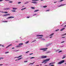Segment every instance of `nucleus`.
<instances>
[{"label": "nucleus", "mask_w": 66, "mask_h": 66, "mask_svg": "<svg viewBox=\"0 0 66 66\" xmlns=\"http://www.w3.org/2000/svg\"><path fill=\"white\" fill-rule=\"evenodd\" d=\"M23 45V43H20L19 44V45L16 46V47L17 48H19L21 46V45Z\"/></svg>", "instance_id": "f257e3e1"}, {"label": "nucleus", "mask_w": 66, "mask_h": 66, "mask_svg": "<svg viewBox=\"0 0 66 66\" xmlns=\"http://www.w3.org/2000/svg\"><path fill=\"white\" fill-rule=\"evenodd\" d=\"M50 60V59H46L44 60H43V61L41 62V63H44V62H46L49 61Z\"/></svg>", "instance_id": "f03ea898"}, {"label": "nucleus", "mask_w": 66, "mask_h": 66, "mask_svg": "<svg viewBox=\"0 0 66 66\" xmlns=\"http://www.w3.org/2000/svg\"><path fill=\"white\" fill-rule=\"evenodd\" d=\"M64 62L65 60H62L58 62V64H62V63H64Z\"/></svg>", "instance_id": "7ed1b4c3"}, {"label": "nucleus", "mask_w": 66, "mask_h": 66, "mask_svg": "<svg viewBox=\"0 0 66 66\" xmlns=\"http://www.w3.org/2000/svg\"><path fill=\"white\" fill-rule=\"evenodd\" d=\"M47 57V56L44 55L42 56H40L41 58L42 59H45V58H46Z\"/></svg>", "instance_id": "20e7f679"}, {"label": "nucleus", "mask_w": 66, "mask_h": 66, "mask_svg": "<svg viewBox=\"0 0 66 66\" xmlns=\"http://www.w3.org/2000/svg\"><path fill=\"white\" fill-rule=\"evenodd\" d=\"M48 49V48H41L40 49L41 50H44V51H46V50Z\"/></svg>", "instance_id": "39448f33"}, {"label": "nucleus", "mask_w": 66, "mask_h": 66, "mask_svg": "<svg viewBox=\"0 0 66 66\" xmlns=\"http://www.w3.org/2000/svg\"><path fill=\"white\" fill-rule=\"evenodd\" d=\"M53 35H54V33H53L50 35L49 37L50 38H52V36H53Z\"/></svg>", "instance_id": "423d86ee"}, {"label": "nucleus", "mask_w": 66, "mask_h": 66, "mask_svg": "<svg viewBox=\"0 0 66 66\" xmlns=\"http://www.w3.org/2000/svg\"><path fill=\"white\" fill-rule=\"evenodd\" d=\"M14 18V17H13V16H10V17H8L7 18V19H10V18Z\"/></svg>", "instance_id": "0eeeda50"}, {"label": "nucleus", "mask_w": 66, "mask_h": 66, "mask_svg": "<svg viewBox=\"0 0 66 66\" xmlns=\"http://www.w3.org/2000/svg\"><path fill=\"white\" fill-rule=\"evenodd\" d=\"M36 36H40V37H43L44 36L43 35H38Z\"/></svg>", "instance_id": "6e6552de"}, {"label": "nucleus", "mask_w": 66, "mask_h": 66, "mask_svg": "<svg viewBox=\"0 0 66 66\" xmlns=\"http://www.w3.org/2000/svg\"><path fill=\"white\" fill-rule=\"evenodd\" d=\"M12 9H13V10H15L18 9L17 8L15 7H12Z\"/></svg>", "instance_id": "1a4fd4ad"}, {"label": "nucleus", "mask_w": 66, "mask_h": 66, "mask_svg": "<svg viewBox=\"0 0 66 66\" xmlns=\"http://www.w3.org/2000/svg\"><path fill=\"white\" fill-rule=\"evenodd\" d=\"M22 56V55H21L19 56L18 57H15V58H19V57H21Z\"/></svg>", "instance_id": "9d476101"}, {"label": "nucleus", "mask_w": 66, "mask_h": 66, "mask_svg": "<svg viewBox=\"0 0 66 66\" xmlns=\"http://www.w3.org/2000/svg\"><path fill=\"white\" fill-rule=\"evenodd\" d=\"M10 8H8L4 9V10H10Z\"/></svg>", "instance_id": "9b49d317"}, {"label": "nucleus", "mask_w": 66, "mask_h": 66, "mask_svg": "<svg viewBox=\"0 0 66 66\" xmlns=\"http://www.w3.org/2000/svg\"><path fill=\"white\" fill-rule=\"evenodd\" d=\"M39 11V10H35L34 12H37L38 11Z\"/></svg>", "instance_id": "f8f14e48"}, {"label": "nucleus", "mask_w": 66, "mask_h": 66, "mask_svg": "<svg viewBox=\"0 0 66 66\" xmlns=\"http://www.w3.org/2000/svg\"><path fill=\"white\" fill-rule=\"evenodd\" d=\"M65 29V28H62L61 30V31H63V30H64Z\"/></svg>", "instance_id": "ddd939ff"}, {"label": "nucleus", "mask_w": 66, "mask_h": 66, "mask_svg": "<svg viewBox=\"0 0 66 66\" xmlns=\"http://www.w3.org/2000/svg\"><path fill=\"white\" fill-rule=\"evenodd\" d=\"M65 5V4H61V5H60L59 6V7H60V6H63V5Z\"/></svg>", "instance_id": "4468645a"}, {"label": "nucleus", "mask_w": 66, "mask_h": 66, "mask_svg": "<svg viewBox=\"0 0 66 66\" xmlns=\"http://www.w3.org/2000/svg\"><path fill=\"white\" fill-rule=\"evenodd\" d=\"M0 12H2V13H5V14H7V12H1V11H0Z\"/></svg>", "instance_id": "2eb2a0df"}, {"label": "nucleus", "mask_w": 66, "mask_h": 66, "mask_svg": "<svg viewBox=\"0 0 66 66\" xmlns=\"http://www.w3.org/2000/svg\"><path fill=\"white\" fill-rule=\"evenodd\" d=\"M34 58H35V57H30L29 58V59H34Z\"/></svg>", "instance_id": "dca6fc26"}, {"label": "nucleus", "mask_w": 66, "mask_h": 66, "mask_svg": "<svg viewBox=\"0 0 66 66\" xmlns=\"http://www.w3.org/2000/svg\"><path fill=\"white\" fill-rule=\"evenodd\" d=\"M22 59V57L20 58H19V59H18V60H21V59Z\"/></svg>", "instance_id": "f3484780"}, {"label": "nucleus", "mask_w": 66, "mask_h": 66, "mask_svg": "<svg viewBox=\"0 0 66 66\" xmlns=\"http://www.w3.org/2000/svg\"><path fill=\"white\" fill-rule=\"evenodd\" d=\"M25 9H26V8H23V9H21V10L22 11H23V10H25Z\"/></svg>", "instance_id": "a211bd4d"}, {"label": "nucleus", "mask_w": 66, "mask_h": 66, "mask_svg": "<svg viewBox=\"0 0 66 66\" xmlns=\"http://www.w3.org/2000/svg\"><path fill=\"white\" fill-rule=\"evenodd\" d=\"M9 52H5V54H7V53H8Z\"/></svg>", "instance_id": "6ab92c4d"}, {"label": "nucleus", "mask_w": 66, "mask_h": 66, "mask_svg": "<svg viewBox=\"0 0 66 66\" xmlns=\"http://www.w3.org/2000/svg\"><path fill=\"white\" fill-rule=\"evenodd\" d=\"M47 7V6H43V7H44V8Z\"/></svg>", "instance_id": "aec40b11"}, {"label": "nucleus", "mask_w": 66, "mask_h": 66, "mask_svg": "<svg viewBox=\"0 0 66 66\" xmlns=\"http://www.w3.org/2000/svg\"><path fill=\"white\" fill-rule=\"evenodd\" d=\"M34 63H35L34 62H33L32 63H30L29 64V65H31V64L32 65L33 64H34Z\"/></svg>", "instance_id": "412c9836"}, {"label": "nucleus", "mask_w": 66, "mask_h": 66, "mask_svg": "<svg viewBox=\"0 0 66 66\" xmlns=\"http://www.w3.org/2000/svg\"><path fill=\"white\" fill-rule=\"evenodd\" d=\"M36 40H35L33 41H32V42H31V43H33L35 42V41H36Z\"/></svg>", "instance_id": "4be33fe9"}, {"label": "nucleus", "mask_w": 66, "mask_h": 66, "mask_svg": "<svg viewBox=\"0 0 66 66\" xmlns=\"http://www.w3.org/2000/svg\"><path fill=\"white\" fill-rule=\"evenodd\" d=\"M65 43V41H62L61 42V44H62L63 43Z\"/></svg>", "instance_id": "5701e85b"}, {"label": "nucleus", "mask_w": 66, "mask_h": 66, "mask_svg": "<svg viewBox=\"0 0 66 66\" xmlns=\"http://www.w3.org/2000/svg\"><path fill=\"white\" fill-rule=\"evenodd\" d=\"M11 12H16V11L15 10H11Z\"/></svg>", "instance_id": "b1692460"}, {"label": "nucleus", "mask_w": 66, "mask_h": 66, "mask_svg": "<svg viewBox=\"0 0 66 66\" xmlns=\"http://www.w3.org/2000/svg\"><path fill=\"white\" fill-rule=\"evenodd\" d=\"M55 51L56 52H57V51H59V50H55Z\"/></svg>", "instance_id": "393cba45"}, {"label": "nucleus", "mask_w": 66, "mask_h": 66, "mask_svg": "<svg viewBox=\"0 0 66 66\" xmlns=\"http://www.w3.org/2000/svg\"><path fill=\"white\" fill-rule=\"evenodd\" d=\"M54 64V62L51 63H50V65H50V64Z\"/></svg>", "instance_id": "a878e982"}, {"label": "nucleus", "mask_w": 66, "mask_h": 66, "mask_svg": "<svg viewBox=\"0 0 66 66\" xmlns=\"http://www.w3.org/2000/svg\"><path fill=\"white\" fill-rule=\"evenodd\" d=\"M29 41H27V42H25V44H28V43H29Z\"/></svg>", "instance_id": "bb28decb"}, {"label": "nucleus", "mask_w": 66, "mask_h": 66, "mask_svg": "<svg viewBox=\"0 0 66 66\" xmlns=\"http://www.w3.org/2000/svg\"><path fill=\"white\" fill-rule=\"evenodd\" d=\"M31 9H35V7H31Z\"/></svg>", "instance_id": "cd10ccee"}, {"label": "nucleus", "mask_w": 66, "mask_h": 66, "mask_svg": "<svg viewBox=\"0 0 66 66\" xmlns=\"http://www.w3.org/2000/svg\"><path fill=\"white\" fill-rule=\"evenodd\" d=\"M30 52V51H28L27 52H26V53H29V52Z\"/></svg>", "instance_id": "c85d7f7f"}, {"label": "nucleus", "mask_w": 66, "mask_h": 66, "mask_svg": "<svg viewBox=\"0 0 66 66\" xmlns=\"http://www.w3.org/2000/svg\"><path fill=\"white\" fill-rule=\"evenodd\" d=\"M12 46V44H10V45H8L9 47H10V46Z\"/></svg>", "instance_id": "c756f323"}, {"label": "nucleus", "mask_w": 66, "mask_h": 66, "mask_svg": "<svg viewBox=\"0 0 66 66\" xmlns=\"http://www.w3.org/2000/svg\"><path fill=\"white\" fill-rule=\"evenodd\" d=\"M4 58L3 57H1L0 58V60H1V59H3Z\"/></svg>", "instance_id": "7c9ffc66"}, {"label": "nucleus", "mask_w": 66, "mask_h": 66, "mask_svg": "<svg viewBox=\"0 0 66 66\" xmlns=\"http://www.w3.org/2000/svg\"><path fill=\"white\" fill-rule=\"evenodd\" d=\"M59 31V29H58L57 30H56L55 31L56 32V31Z\"/></svg>", "instance_id": "2f4dec72"}, {"label": "nucleus", "mask_w": 66, "mask_h": 66, "mask_svg": "<svg viewBox=\"0 0 66 66\" xmlns=\"http://www.w3.org/2000/svg\"><path fill=\"white\" fill-rule=\"evenodd\" d=\"M41 39V40H45V39H44V38Z\"/></svg>", "instance_id": "473e14b6"}, {"label": "nucleus", "mask_w": 66, "mask_h": 66, "mask_svg": "<svg viewBox=\"0 0 66 66\" xmlns=\"http://www.w3.org/2000/svg\"><path fill=\"white\" fill-rule=\"evenodd\" d=\"M36 2H31V3H36Z\"/></svg>", "instance_id": "72a5a7b5"}, {"label": "nucleus", "mask_w": 66, "mask_h": 66, "mask_svg": "<svg viewBox=\"0 0 66 66\" xmlns=\"http://www.w3.org/2000/svg\"><path fill=\"white\" fill-rule=\"evenodd\" d=\"M62 52V51H60L59 52V53H60V52Z\"/></svg>", "instance_id": "f704fd0d"}, {"label": "nucleus", "mask_w": 66, "mask_h": 66, "mask_svg": "<svg viewBox=\"0 0 66 66\" xmlns=\"http://www.w3.org/2000/svg\"><path fill=\"white\" fill-rule=\"evenodd\" d=\"M43 37H39V38H42Z\"/></svg>", "instance_id": "c9c22d12"}, {"label": "nucleus", "mask_w": 66, "mask_h": 66, "mask_svg": "<svg viewBox=\"0 0 66 66\" xmlns=\"http://www.w3.org/2000/svg\"><path fill=\"white\" fill-rule=\"evenodd\" d=\"M65 57H66V56L62 58V59H64V58H65Z\"/></svg>", "instance_id": "e433bc0d"}, {"label": "nucleus", "mask_w": 66, "mask_h": 66, "mask_svg": "<svg viewBox=\"0 0 66 66\" xmlns=\"http://www.w3.org/2000/svg\"><path fill=\"white\" fill-rule=\"evenodd\" d=\"M20 3H21V2H19L18 3V4H20Z\"/></svg>", "instance_id": "4c0bfd02"}, {"label": "nucleus", "mask_w": 66, "mask_h": 66, "mask_svg": "<svg viewBox=\"0 0 66 66\" xmlns=\"http://www.w3.org/2000/svg\"><path fill=\"white\" fill-rule=\"evenodd\" d=\"M9 46H8L7 47H6V48H9Z\"/></svg>", "instance_id": "58836bf2"}, {"label": "nucleus", "mask_w": 66, "mask_h": 66, "mask_svg": "<svg viewBox=\"0 0 66 66\" xmlns=\"http://www.w3.org/2000/svg\"><path fill=\"white\" fill-rule=\"evenodd\" d=\"M3 22H7V21H3Z\"/></svg>", "instance_id": "ea45409f"}, {"label": "nucleus", "mask_w": 66, "mask_h": 66, "mask_svg": "<svg viewBox=\"0 0 66 66\" xmlns=\"http://www.w3.org/2000/svg\"><path fill=\"white\" fill-rule=\"evenodd\" d=\"M64 0H61L59 2H62V1H63Z\"/></svg>", "instance_id": "a19ab883"}, {"label": "nucleus", "mask_w": 66, "mask_h": 66, "mask_svg": "<svg viewBox=\"0 0 66 66\" xmlns=\"http://www.w3.org/2000/svg\"><path fill=\"white\" fill-rule=\"evenodd\" d=\"M9 2L10 3H12L13 2L12 1H10V2Z\"/></svg>", "instance_id": "79ce46f5"}, {"label": "nucleus", "mask_w": 66, "mask_h": 66, "mask_svg": "<svg viewBox=\"0 0 66 66\" xmlns=\"http://www.w3.org/2000/svg\"><path fill=\"white\" fill-rule=\"evenodd\" d=\"M32 54H33V53H31V54H29V55H32Z\"/></svg>", "instance_id": "37998d69"}, {"label": "nucleus", "mask_w": 66, "mask_h": 66, "mask_svg": "<svg viewBox=\"0 0 66 66\" xmlns=\"http://www.w3.org/2000/svg\"><path fill=\"white\" fill-rule=\"evenodd\" d=\"M3 0H0V2H2V1H3Z\"/></svg>", "instance_id": "c03bdc74"}, {"label": "nucleus", "mask_w": 66, "mask_h": 66, "mask_svg": "<svg viewBox=\"0 0 66 66\" xmlns=\"http://www.w3.org/2000/svg\"><path fill=\"white\" fill-rule=\"evenodd\" d=\"M36 15V14H34L33 15V16H35V15Z\"/></svg>", "instance_id": "a18cd8bd"}, {"label": "nucleus", "mask_w": 66, "mask_h": 66, "mask_svg": "<svg viewBox=\"0 0 66 66\" xmlns=\"http://www.w3.org/2000/svg\"><path fill=\"white\" fill-rule=\"evenodd\" d=\"M56 2H54V3H56Z\"/></svg>", "instance_id": "49530a36"}, {"label": "nucleus", "mask_w": 66, "mask_h": 66, "mask_svg": "<svg viewBox=\"0 0 66 66\" xmlns=\"http://www.w3.org/2000/svg\"><path fill=\"white\" fill-rule=\"evenodd\" d=\"M3 64H0V66H2V65H3Z\"/></svg>", "instance_id": "de8ad7c7"}, {"label": "nucleus", "mask_w": 66, "mask_h": 66, "mask_svg": "<svg viewBox=\"0 0 66 66\" xmlns=\"http://www.w3.org/2000/svg\"><path fill=\"white\" fill-rule=\"evenodd\" d=\"M7 15H10V14H7Z\"/></svg>", "instance_id": "09e8293b"}, {"label": "nucleus", "mask_w": 66, "mask_h": 66, "mask_svg": "<svg viewBox=\"0 0 66 66\" xmlns=\"http://www.w3.org/2000/svg\"><path fill=\"white\" fill-rule=\"evenodd\" d=\"M5 1H10V0H5Z\"/></svg>", "instance_id": "8fccbe9b"}, {"label": "nucleus", "mask_w": 66, "mask_h": 66, "mask_svg": "<svg viewBox=\"0 0 66 66\" xmlns=\"http://www.w3.org/2000/svg\"><path fill=\"white\" fill-rule=\"evenodd\" d=\"M32 1H35V0H32Z\"/></svg>", "instance_id": "3c124183"}, {"label": "nucleus", "mask_w": 66, "mask_h": 66, "mask_svg": "<svg viewBox=\"0 0 66 66\" xmlns=\"http://www.w3.org/2000/svg\"><path fill=\"white\" fill-rule=\"evenodd\" d=\"M27 18H30V17H27Z\"/></svg>", "instance_id": "603ef678"}, {"label": "nucleus", "mask_w": 66, "mask_h": 66, "mask_svg": "<svg viewBox=\"0 0 66 66\" xmlns=\"http://www.w3.org/2000/svg\"><path fill=\"white\" fill-rule=\"evenodd\" d=\"M4 16H7V14H6L5 15H4Z\"/></svg>", "instance_id": "864d4df0"}, {"label": "nucleus", "mask_w": 66, "mask_h": 66, "mask_svg": "<svg viewBox=\"0 0 66 66\" xmlns=\"http://www.w3.org/2000/svg\"><path fill=\"white\" fill-rule=\"evenodd\" d=\"M62 38H65V37H62Z\"/></svg>", "instance_id": "5fc2aeb1"}, {"label": "nucleus", "mask_w": 66, "mask_h": 66, "mask_svg": "<svg viewBox=\"0 0 66 66\" xmlns=\"http://www.w3.org/2000/svg\"><path fill=\"white\" fill-rule=\"evenodd\" d=\"M27 62V61H24V63H26Z\"/></svg>", "instance_id": "6e6d98bb"}, {"label": "nucleus", "mask_w": 66, "mask_h": 66, "mask_svg": "<svg viewBox=\"0 0 66 66\" xmlns=\"http://www.w3.org/2000/svg\"><path fill=\"white\" fill-rule=\"evenodd\" d=\"M49 11V10H46V12H47V11Z\"/></svg>", "instance_id": "4d7b16f0"}, {"label": "nucleus", "mask_w": 66, "mask_h": 66, "mask_svg": "<svg viewBox=\"0 0 66 66\" xmlns=\"http://www.w3.org/2000/svg\"><path fill=\"white\" fill-rule=\"evenodd\" d=\"M66 35V34H65L63 35Z\"/></svg>", "instance_id": "13d9d810"}, {"label": "nucleus", "mask_w": 66, "mask_h": 66, "mask_svg": "<svg viewBox=\"0 0 66 66\" xmlns=\"http://www.w3.org/2000/svg\"><path fill=\"white\" fill-rule=\"evenodd\" d=\"M12 49H15V48H14V47H13V48H12Z\"/></svg>", "instance_id": "bf43d9fd"}, {"label": "nucleus", "mask_w": 66, "mask_h": 66, "mask_svg": "<svg viewBox=\"0 0 66 66\" xmlns=\"http://www.w3.org/2000/svg\"><path fill=\"white\" fill-rule=\"evenodd\" d=\"M51 66H54V65H51Z\"/></svg>", "instance_id": "052dcab7"}, {"label": "nucleus", "mask_w": 66, "mask_h": 66, "mask_svg": "<svg viewBox=\"0 0 66 66\" xmlns=\"http://www.w3.org/2000/svg\"><path fill=\"white\" fill-rule=\"evenodd\" d=\"M38 1V0H35V1Z\"/></svg>", "instance_id": "680f3d73"}, {"label": "nucleus", "mask_w": 66, "mask_h": 66, "mask_svg": "<svg viewBox=\"0 0 66 66\" xmlns=\"http://www.w3.org/2000/svg\"><path fill=\"white\" fill-rule=\"evenodd\" d=\"M15 61H18V60H16Z\"/></svg>", "instance_id": "e2e57ef3"}, {"label": "nucleus", "mask_w": 66, "mask_h": 66, "mask_svg": "<svg viewBox=\"0 0 66 66\" xmlns=\"http://www.w3.org/2000/svg\"><path fill=\"white\" fill-rule=\"evenodd\" d=\"M50 52H47V53H50Z\"/></svg>", "instance_id": "0e129e2a"}, {"label": "nucleus", "mask_w": 66, "mask_h": 66, "mask_svg": "<svg viewBox=\"0 0 66 66\" xmlns=\"http://www.w3.org/2000/svg\"><path fill=\"white\" fill-rule=\"evenodd\" d=\"M2 46H3V47H4V45H2Z\"/></svg>", "instance_id": "69168bd1"}, {"label": "nucleus", "mask_w": 66, "mask_h": 66, "mask_svg": "<svg viewBox=\"0 0 66 66\" xmlns=\"http://www.w3.org/2000/svg\"><path fill=\"white\" fill-rule=\"evenodd\" d=\"M42 65V64H40V65L41 66V65Z\"/></svg>", "instance_id": "338daca9"}, {"label": "nucleus", "mask_w": 66, "mask_h": 66, "mask_svg": "<svg viewBox=\"0 0 66 66\" xmlns=\"http://www.w3.org/2000/svg\"><path fill=\"white\" fill-rule=\"evenodd\" d=\"M66 27V25H65L64 26V27Z\"/></svg>", "instance_id": "774afa93"}]
</instances>
